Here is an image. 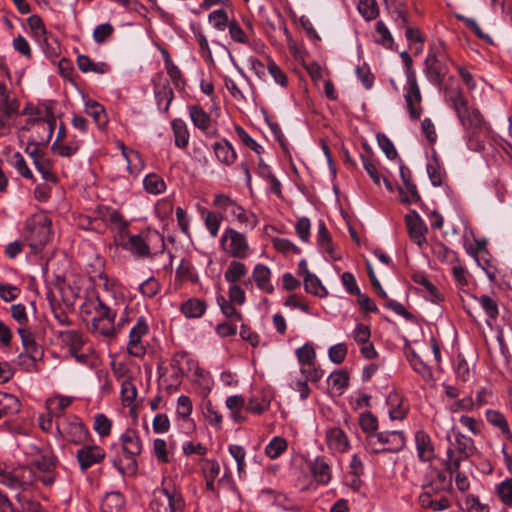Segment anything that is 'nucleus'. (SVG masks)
Listing matches in <instances>:
<instances>
[{
  "mask_svg": "<svg viewBox=\"0 0 512 512\" xmlns=\"http://www.w3.org/2000/svg\"><path fill=\"white\" fill-rule=\"evenodd\" d=\"M449 101L463 126L468 147L473 151H482L490 136L491 128L477 108H471L460 90L452 91Z\"/></svg>",
  "mask_w": 512,
  "mask_h": 512,
  "instance_id": "obj_1",
  "label": "nucleus"
},
{
  "mask_svg": "<svg viewBox=\"0 0 512 512\" xmlns=\"http://www.w3.org/2000/svg\"><path fill=\"white\" fill-rule=\"evenodd\" d=\"M452 490L451 477L438 468H431L422 485V491L418 496L421 508L433 512H442L452 506L451 499L446 495Z\"/></svg>",
  "mask_w": 512,
  "mask_h": 512,
  "instance_id": "obj_2",
  "label": "nucleus"
},
{
  "mask_svg": "<svg viewBox=\"0 0 512 512\" xmlns=\"http://www.w3.org/2000/svg\"><path fill=\"white\" fill-rule=\"evenodd\" d=\"M121 442L110 448L111 463L121 475H134L138 469L136 456L142 451L140 438L134 430L128 429L122 434Z\"/></svg>",
  "mask_w": 512,
  "mask_h": 512,
  "instance_id": "obj_3",
  "label": "nucleus"
},
{
  "mask_svg": "<svg viewBox=\"0 0 512 512\" xmlns=\"http://www.w3.org/2000/svg\"><path fill=\"white\" fill-rule=\"evenodd\" d=\"M21 237L33 254L40 253L53 237L51 218L44 212L31 215L25 221Z\"/></svg>",
  "mask_w": 512,
  "mask_h": 512,
  "instance_id": "obj_4",
  "label": "nucleus"
},
{
  "mask_svg": "<svg viewBox=\"0 0 512 512\" xmlns=\"http://www.w3.org/2000/svg\"><path fill=\"white\" fill-rule=\"evenodd\" d=\"M447 60L448 54L445 43L442 40L432 41L425 59L424 73L428 80L437 87L442 86L448 74Z\"/></svg>",
  "mask_w": 512,
  "mask_h": 512,
  "instance_id": "obj_5",
  "label": "nucleus"
},
{
  "mask_svg": "<svg viewBox=\"0 0 512 512\" xmlns=\"http://www.w3.org/2000/svg\"><path fill=\"white\" fill-rule=\"evenodd\" d=\"M150 507L152 512H181L185 508V500L180 489L164 478L161 487L153 491Z\"/></svg>",
  "mask_w": 512,
  "mask_h": 512,
  "instance_id": "obj_6",
  "label": "nucleus"
},
{
  "mask_svg": "<svg viewBox=\"0 0 512 512\" xmlns=\"http://www.w3.org/2000/svg\"><path fill=\"white\" fill-rule=\"evenodd\" d=\"M56 117L51 107H45V117L28 118L22 130L31 132L29 139L32 144L46 146L53 135Z\"/></svg>",
  "mask_w": 512,
  "mask_h": 512,
  "instance_id": "obj_7",
  "label": "nucleus"
},
{
  "mask_svg": "<svg viewBox=\"0 0 512 512\" xmlns=\"http://www.w3.org/2000/svg\"><path fill=\"white\" fill-rule=\"evenodd\" d=\"M406 445V437L403 431H382L369 435L365 441V448L372 454H380L384 452L397 453L404 449Z\"/></svg>",
  "mask_w": 512,
  "mask_h": 512,
  "instance_id": "obj_8",
  "label": "nucleus"
},
{
  "mask_svg": "<svg viewBox=\"0 0 512 512\" xmlns=\"http://www.w3.org/2000/svg\"><path fill=\"white\" fill-rule=\"evenodd\" d=\"M34 481L35 473L29 466H0V484L16 491L17 496H19L21 491L30 487Z\"/></svg>",
  "mask_w": 512,
  "mask_h": 512,
  "instance_id": "obj_9",
  "label": "nucleus"
},
{
  "mask_svg": "<svg viewBox=\"0 0 512 512\" xmlns=\"http://www.w3.org/2000/svg\"><path fill=\"white\" fill-rule=\"evenodd\" d=\"M404 66L406 68V76H407V84L408 89L405 94V101L407 105V109L409 112V116L413 120H418L422 114V108L420 106L421 103V93L420 88L417 83L416 73L412 68L413 60L408 52L403 51L400 54Z\"/></svg>",
  "mask_w": 512,
  "mask_h": 512,
  "instance_id": "obj_10",
  "label": "nucleus"
},
{
  "mask_svg": "<svg viewBox=\"0 0 512 512\" xmlns=\"http://www.w3.org/2000/svg\"><path fill=\"white\" fill-rule=\"evenodd\" d=\"M477 451L472 438L458 432L455 441L447 449V459L444 461L446 471H457L461 463L475 454Z\"/></svg>",
  "mask_w": 512,
  "mask_h": 512,
  "instance_id": "obj_11",
  "label": "nucleus"
},
{
  "mask_svg": "<svg viewBox=\"0 0 512 512\" xmlns=\"http://www.w3.org/2000/svg\"><path fill=\"white\" fill-rule=\"evenodd\" d=\"M220 245L228 256L235 259H246L251 253L246 235L230 227L224 230Z\"/></svg>",
  "mask_w": 512,
  "mask_h": 512,
  "instance_id": "obj_12",
  "label": "nucleus"
},
{
  "mask_svg": "<svg viewBox=\"0 0 512 512\" xmlns=\"http://www.w3.org/2000/svg\"><path fill=\"white\" fill-rule=\"evenodd\" d=\"M55 426L61 437L73 444L82 445L87 442L90 436L87 428L76 416L58 418L55 421Z\"/></svg>",
  "mask_w": 512,
  "mask_h": 512,
  "instance_id": "obj_13",
  "label": "nucleus"
},
{
  "mask_svg": "<svg viewBox=\"0 0 512 512\" xmlns=\"http://www.w3.org/2000/svg\"><path fill=\"white\" fill-rule=\"evenodd\" d=\"M20 103L6 84L0 82V134L10 131L11 121L19 113Z\"/></svg>",
  "mask_w": 512,
  "mask_h": 512,
  "instance_id": "obj_14",
  "label": "nucleus"
},
{
  "mask_svg": "<svg viewBox=\"0 0 512 512\" xmlns=\"http://www.w3.org/2000/svg\"><path fill=\"white\" fill-rule=\"evenodd\" d=\"M76 459L82 472L87 471L95 464H100L106 453L103 448L94 444H82L76 451Z\"/></svg>",
  "mask_w": 512,
  "mask_h": 512,
  "instance_id": "obj_15",
  "label": "nucleus"
},
{
  "mask_svg": "<svg viewBox=\"0 0 512 512\" xmlns=\"http://www.w3.org/2000/svg\"><path fill=\"white\" fill-rule=\"evenodd\" d=\"M404 220L410 239L419 246L426 243L425 235L428 232V228L420 215L415 210H412L405 215Z\"/></svg>",
  "mask_w": 512,
  "mask_h": 512,
  "instance_id": "obj_16",
  "label": "nucleus"
},
{
  "mask_svg": "<svg viewBox=\"0 0 512 512\" xmlns=\"http://www.w3.org/2000/svg\"><path fill=\"white\" fill-rule=\"evenodd\" d=\"M148 333V325L146 319L144 317H139L137 319V323L132 327L129 333V342H128V353L141 357L145 354L146 349L141 344V338Z\"/></svg>",
  "mask_w": 512,
  "mask_h": 512,
  "instance_id": "obj_17",
  "label": "nucleus"
},
{
  "mask_svg": "<svg viewBox=\"0 0 512 512\" xmlns=\"http://www.w3.org/2000/svg\"><path fill=\"white\" fill-rule=\"evenodd\" d=\"M153 84L155 99L158 108L163 112L168 111L169 106L174 97V93L169 85V82L166 79H164L162 73H158L153 78Z\"/></svg>",
  "mask_w": 512,
  "mask_h": 512,
  "instance_id": "obj_18",
  "label": "nucleus"
},
{
  "mask_svg": "<svg viewBox=\"0 0 512 512\" xmlns=\"http://www.w3.org/2000/svg\"><path fill=\"white\" fill-rule=\"evenodd\" d=\"M189 115L194 126L207 136H215L217 129L213 127L210 115L199 105L189 106Z\"/></svg>",
  "mask_w": 512,
  "mask_h": 512,
  "instance_id": "obj_19",
  "label": "nucleus"
},
{
  "mask_svg": "<svg viewBox=\"0 0 512 512\" xmlns=\"http://www.w3.org/2000/svg\"><path fill=\"white\" fill-rule=\"evenodd\" d=\"M417 456L421 462H431L435 458V448L431 437L424 430H418L414 436Z\"/></svg>",
  "mask_w": 512,
  "mask_h": 512,
  "instance_id": "obj_20",
  "label": "nucleus"
},
{
  "mask_svg": "<svg viewBox=\"0 0 512 512\" xmlns=\"http://www.w3.org/2000/svg\"><path fill=\"white\" fill-rule=\"evenodd\" d=\"M309 470L319 484H328L331 480V467L324 456H318L308 463Z\"/></svg>",
  "mask_w": 512,
  "mask_h": 512,
  "instance_id": "obj_21",
  "label": "nucleus"
},
{
  "mask_svg": "<svg viewBox=\"0 0 512 512\" xmlns=\"http://www.w3.org/2000/svg\"><path fill=\"white\" fill-rule=\"evenodd\" d=\"M124 248L130 250L132 254L138 257L151 256L149 247V233L146 235L138 234L129 236L128 241L124 244Z\"/></svg>",
  "mask_w": 512,
  "mask_h": 512,
  "instance_id": "obj_22",
  "label": "nucleus"
},
{
  "mask_svg": "<svg viewBox=\"0 0 512 512\" xmlns=\"http://www.w3.org/2000/svg\"><path fill=\"white\" fill-rule=\"evenodd\" d=\"M326 442L329 449L335 452L343 453L349 448V441L346 434L338 427L327 430Z\"/></svg>",
  "mask_w": 512,
  "mask_h": 512,
  "instance_id": "obj_23",
  "label": "nucleus"
},
{
  "mask_svg": "<svg viewBox=\"0 0 512 512\" xmlns=\"http://www.w3.org/2000/svg\"><path fill=\"white\" fill-rule=\"evenodd\" d=\"M58 338L62 344L68 347L70 354L72 352L81 351L86 344L81 332L77 330H64L58 332Z\"/></svg>",
  "mask_w": 512,
  "mask_h": 512,
  "instance_id": "obj_24",
  "label": "nucleus"
},
{
  "mask_svg": "<svg viewBox=\"0 0 512 512\" xmlns=\"http://www.w3.org/2000/svg\"><path fill=\"white\" fill-rule=\"evenodd\" d=\"M271 270L263 265L257 264L252 272V278L256 283L258 289L271 294L274 291V287L270 282Z\"/></svg>",
  "mask_w": 512,
  "mask_h": 512,
  "instance_id": "obj_25",
  "label": "nucleus"
},
{
  "mask_svg": "<svg viewBox=\"0 0 512 512\" xmlns=\"http://www.w3.org/2000/svg\"><path fill=\"white\" fill-rule=\"evenodd\" d=\"M389 406V417L391 420H403L406 418L408 408L403 405L402 397L399 393L393 391L387 397Z\"/></svg>",
  "mask_w": 512,
  "mask_h": 512,
  "instance_id": "obj_26",
  "label": "nucleus"
},
{
  "mask_svg": "<svg viewBox=\"0 0 512 512\" xmlns=\"http://www.w3.org/2000/svg\"><path fill=\"white\" fill-rule=\"evenodd\" d=\"M412 280L414 283L421 285L425 289L426 297L431 302L439 303L443 301L444 295L423 273H414Z\"/></svg>",
  "mask_w": 512,
  "mask_h": 512,
  "instance_id": "obj_27",
  "label": "nucleus"
},
{
  "mask_svg": "<svg viewBox=\"0 0 512 512\" xmlns=\"http://www.w3.org/2000/svg\"><path fill=\"white\" fill-rule=\"evenodd\" d=\"M213 150L216 158L225 165L233 164L237 158L234 148L227 140L214 143Z\"/></svg>",
  "mask_w": 512,
  "mask_h": 512,
  "instance_id": "obj_28",
  "label": "nucleus"
},
{
  "mask_svg": "<svg viewBox=\"0 0 512 512\" xmlns=\"http://www.w3.org/2000/svg\"><path fill=\"white\" fill-rule=\"evenodd\" d=\"M24 350L28 353H32V357H42L43 350L37 344L34 334L28 328L20 327L17 330Z\"/></svg>",
  "mask_w": 512,
  "mask_h": 512,
  "instance_id": "obj_29",
  "label": "nucleus"
},
{
  "mask_svg": "<svg viewBox=\"0 0 512 512\" xmlns=\"http://www.w3.org/2000/svg\"><path fill=\"white\" fill-rule=\"evenodd\" d=\"M206 309V302L197 298H190L180 306V311L187 318H200L205 313Z\"/></svg>",
  "mask_w": 512,
  "mask_h": 512,
  "instance_id": "obj_30",
  "label": "nucleus"
},
{
  "mask_svg": "<svg viewBox=\"0 0 512 512\" xmlns=\"http://www.w3.org/2000/svg\"><path fill=\"white\" fill-rule=\"evenodd\" d=\"M21 410L20 400L9 393L0 392V411L5 417H12Z\"/></svg>",
  "mask_w": 512,
  "mask_h": 512,
  "instance_id": "obj_31",
  "label": "nucleus"
},
{
  "mask_svg": "<svg viewBox=\"0 0 512 512\" xmlns=\"http://www.w3.org/2000/svg\"><path fill=\"white\" fill-rule=\"evenodd\" d=\"M407 360L415 372H417L424 381L433 379V373L429 366H427L414 350L408 351Z\"/></svg>",
  "mask_w": 512,
  "mask_h": 512,
  "instance_id": "obj_32",
  "label": "nucleus"
},
{
  "mask_svg": "<svg viewBox=\"0 0 512 512\" xmlns=\"http://www.w3.org/2000/svg\"><path fill=\"white\" fill-rule=\"evenodd\" d=\"M85 112L91 116L99 128L106 126L108 119L104 107L93 100L85 103Z\"/></svg>",
  "mask_w": 512,
  "mask_h": 512,
  "instance_id": "obj_33",
  "label": "nucleus"
},
{
  "mask_svg": "<svg viewBox=\"0 0 512 512\" xmlns=\"http://www.w3.org/2000/svg\"><path fill=\"white\" fill-rule=\"evenodd\" d=\"M124 497L119 492L108 493L102 503V512H122L124 508Z\"/></svg>",
  "mask_w": 512,
  "mask_h": 512,
  "instance_id": "obj_34",
  "label": "nucleus"
},
{
  "mask_svg": "<svg viewBox=\"0 0 512 512\" xmlns=\"http://www.w3.org/2000/svg\"><path fill=\"white\" fill-rule=\"evenodd\" d=\"M172 130L175 137V145L182 149L186 148L190 138L186 123L182 119H174L172 121Z\"/></svg>",
  "mask_w": 512,
  "mask_h": 512,
  "instance_id": "obj_35",
  "label": "nucleus"
},
{
  "mask_svg": "<svg viewBox=\"0 0 512 512\" xmlns=\"http://www.w3.org/2000/svg\"><path fill=\"white\" fill-rule=\"evenodd\" d=\"M77 65L80 71L94 72L97 74H104L108 72L109 66L104 62L95 63L87 55H79L77 57Z\"/></svg>",
  "mask_w": 512,
  "mask_h": 512,
  "instance_id": "obj_36",
  "label": "nucleus"
},
{
  "mask_svg": "<svg viewBox=\"0 0 512 512\" xmlns=\"http://www.w3.org/2000/svg\"><path fill=\"white\" fill-rule=\"evenodd\" d=\"M486 419L493 426L499 428L501 432L508 438L512 439V432L505 416L496 410H487Z\"/></svg>",
  "mask_w": 512,
  "mask_h": 512,
  "instance_id": "obj_37",
  "label": "nucleus"
},
{
  "mask_svg": "<svg viewBox=\"0 0 512 512\" xmlns=\"http://www.w3.org/2000/svg\"><path fill=\"white\" fill-rule=\"evenodd\" d=\"M94 310L97 314L92 319V324H98L99 322L105 321H115L116 312L113 311L110 307H108L99 296L96 297V305L94 306Z\"/></svg>",
  "mask_w": 512,
  "mask_h": 512,
  "instance_id": "obj_38",
  "label": "nucleus"
},
{
  "mask_svg": "<svg viewBox=\"0 0 512 512\" xmlns=\"http://www.w3.org/2000/svg\"><path fill=\"white\" fill-rule=\"evenodd\" d=\"M165 55V68L167 70V74L169 75L172 83L174 84L176 89H183L185 87L186 81L182 75L180 69L172 62L169 57V54L164 51Z\"/></svg>",
  "mask_w": 512,
  "mask_h": 512,
  "instance_id": "obj_39",
  "label": "nucleus"
},
{
  "mask_svg": "<svg viewBox=\"0 0 512 512\" xmlns=\"http://www.w3.org/2000/svg\"><path fill=\"white\" fill-rule=\"evenodd\" d=\"M318 245L327 252L330 257L334 260H337L338 257L334 255V248L330 233L328 232L326 225L323 221H319L318 224V234H317Z\"/></svg>",
  "mask_w": 512,
  "mask_h": 512,
  "instance_id": "obj_40",
  "label": "nucleus"
},
{
  "mask_svg": "<svg viewBox=\"0 0 512 512\" xmlns=\"http://www.w3.org/2000/svg\"><path fill=\"white\" fill-rule=\"evenodd\" d=\"M248 270L244 263L233 260L224 273L227 282L236 284L241 278L247 274Z\"/></svg>",
  "mask_w": 512,
  "mask_h": 512,
  "instance_id": "obj_41",
  "label": "nucleus"
},
{
  "mask_svg": "<svg viewBox=\"0 0 512 512\" xmlns=\"http://www.w3.org/2000/svg\"><path fill=\"white\" fill-rule=\"evenodd\" d=\"M71 402L72 398L66 396H58L54 400L51 399L47 402L48 410L55 415V421L58 418H68L63 412Z\"/></svg>",
  "mask_w": 512,
  "mask_h": 512,
  "instance_id": "obj_42",
  "label": "nucleus"
},
{
  "mask_svg": "<svg viewBox=\"0 0 512 512\" xmlns=\"http://www.w3.org/2000/svg\"><path fill=\"white\" fill-rule=\"evenodd\" d=\"M359 425L361 430L366 434L365 441L369 435H374L378 430V420L371 412L362 413L359 417Z\"/></svg>",
  "mask_w": 512,
  "mask_h": 512,
  "instance_id": "obj_43",
  "label": "nucleus"
},
{
  "mask_svg": "<svg viewBox=\"0 0 512 512\" xmlns=\"http://www.w3.org/2000/svg\"><path fill=\"white\" fill-rule=\"evenodd\" d=\"M495 493L505 506L512 509V478L505 479L497 484Z\"/></svg>",
  "mask_w": 512,
  "mask_h": 512,
  "instance_id": "obj_44",
  "label": "nucleus"
},
{
  "mask_svg": "<svg viewBox=\"0 0 512 512\" xmlns=\"http://www.w3.org/2000/svg\"><path fill=\"white\" fill-rule=\"evenodd\" d=\"M357 9L367 21L374 20L379 16V7L376 0H359Z\"/></svg>",
  "mask_w": 512,
  "mask_h": 512,
  "instance_id": "obj_45",
  "label": "nucleus"
},
{
  "mask_svg": "<svg viewBox=\"0 0 512 512\" xmlns=\"http://www.w3.org/2000/svg\"><path fill=\"white\" fill-rule=\"evenodd\" d=\"M288 447L287 441L280 436H275L265 447V454L270 459L278 458Z\"/></svg>",
  "mask_w": 512,
  "mask_h": 512,
  "instance_id": "obj_46",
  "label": "nucleus"
},
{
  "mask_svg": "<svg viewBox=\"0 0 512 512\" xmlns=\"http://www.w3.org/2000/svg\"><path fill=\"white\" fill-rule=\"evenodd\" d=\"M304 287L307 293L313 294L318 297H324L327 295L326 288L322 285L319 278L314 275H308L304 278Z\"/></svg>",
  "mask_w": 512,
  "mask_h": 512,
  "instance_id": "obj_47",
  "label": "nucleus"
},
{
  "mask_svg": "<svg viewBox=\"0 0 512 512\" xmlns=\"http://www.w3.org/2000/svg\"><path fill=\"white\" fill-rule=\"evenodd\" d=\"M201 213L204 216L205 226L208 229L210 235L212 237H216L222 221V216L216 214L215 212L208 211L205 208L202 209Z\"/></svg>",
  "mask_w": 512,
  "mask_h": 512,
  "instance_id": "obj_48",
  "label": "nucleus"
},
{
  "mask_svg": "<svg viewBox=\"0 0 512 512\" xmlns=\"http://www.w3.org/2000/svg\"><path fill=\"white\" fill-rule=\"evenodd\" d=\"M296 356L300 364L309 367L315 364L316 353L311 343H306L296 350Z\"/></svg>",
  "mask_w": 512,
  "mask_h": 512,
  "instance_id": "obj_49",
  "label": "nucleus"
},
{
  "mask_svg": "<svg viewBox=\"0 0 512 512\" xmlns=\"http://www.w3.org/2000/svg\"><path fill=\"white\" fill-rule=\"evenodd\" d=\"M474 299L478 300L482 309L485 311L486 315L489 319L495 320L498 317L499 310L496 300L491 298L488 295H481L480 297L472 296Z\"/></svg>",
  "mask_w": 512,
  "mask_h": 512,
  "instance_id": "obj_50",
  "label": "nucleus"
},
{
  "mask_svg": "<svg viewBox=\"0 0 512 512\" xmlns=\"http://www.w3.org/2000/svg\"><path fill=\"white\" fill-rule=\"evenodd\" d=\"M200 467L204 478L216 479L220 473V464L215 459H201Z\"/></svg>",
  "mask_w": 512,
  "mask_h": 512,
  "instance_id": "obj_51",
  "label": "nucleus"
},
{
  "mask_svg": "<svg viewBox=\"0 0 512 512\" xmlns=\"http://www.w3.org/2000/svg\"><path fill=\"white\" fill-rule=\"evenodd\" d=\"M217 303L221 309V312L228 318L233 319L235 321H241L242 320V314L238 312L235 307L234 303L227 300L223 295L217 296Z\"/></svg>",
  "mask_w": 512,
  "mask_h": 512,
  "instance_id": "obj_52",
  "label": "nucleus"
},
{
  "mask_svg": "<svg viewBox=\"0 0 512 512\" xmlns=\"http://www.w3.org/2000/svg\"><path fill=\"white\" fill-rule=\"evenodd\" d=\"M328 383L342 393L349 385L348 373L343 370L335 371L328 377Z\"/></svg>",
  "mask_w": 512,
  "mask_h": 512,
  "instance_id": "obj_53",
  "label": "nucleus"
},
{
  "mask_svg": "<svg viewBox=\"0 0 512 512\" xmlns=\"http://www.w3.org/2000/svg\"><path fill=\"white\" fill-rule=\"evenodd\" d=\"M79 148L80 141L78 140L70 141L67 144H60L57 143V141H54L52 145V150L63 157H71L72 155L76 154Z\"/></svg>",
  "mask_w": 512,
  "mask_h": 512,
  "instance_id": "obj_54",
  "label": "nucleus"
},
{
  "mask_svg": "<svg viewBox=\"0 0 512 512\" xmlns=\"http://www.w3.org/2000/svg\"><path fill=\"white\" fill-rule=\"evenodd\" d=\"M34 165L38 172L42 175L44 181L51 183L57 182V176L52 172L51 164L47 159H45V157L37 160Z\"/></svg>",
  "mask_w": 512,
  "mask_h": 512,
  "instance_id": "obj_55",
  "label": "nucleus"
},
{
  "mask_svg": "<svg viewBox=\"0 0 512 512\" xmlns=\"http://www.w3.org/2000/svg\"><path fill=\"white\" fill-rule=\"evenodd\" d=\"M144 186L147 192L159 194L165 189L164 181L156 174H149L144 179Z\"/></svg>",
  "mask_w": 512,
  "mask_h": 512,
  "instance_id": "obj_56",
  "label": "nucleus"
},
{
  "mask_svg": "<svg viewBox=\"0 0 512 512\" xmlns=\"http://www.w3.org/2000/svg\"><path fill=\"white\" fill-rule=\"evenodd\" d=\"M267 71L273 77L275 82L282 87L287 86V75L286 73L275 63L274 60L268 57Z\"/></svg>",
  "mask_w": 512,
  "mask_h": 512,
  "instance_id": "obj_57",
  "label": "nucleus"
},
{
  "mask_svg": "<svg viewBox=\"0 0 512 512\" xmlns=\"http://www.w3.org/2000/svg\"><path fill=\"white\" fill-rule=\"evenodd\" d=\"M228 451L230 455L235 459L237 463V471L239 475L245 472V457H246V451L245 449L240 445H230L228 447Z\"/></svg>",
  "mask_w": 512,
  "mask_h": 512,
  "instance_id": "obj_58",
  "label": "nucleus"
},
{
  "mask_svg": "<svg viewBox=\"0 0 512 512\" xmlns=\"http://www.w3.org/2000/svg\"><path fill=\"white\" fill-rule=\"evenodd\" d=\"M57 458L53 454H43L34 461V465L45 473H52L55 469Z\"/></svg>",
  "mask_w": 512,
  "mask_h": 512,
  "instance_id": "obj_59",
  "label": "nucleus"
},
{
  "mask_svg": "<svg viewBox=\"0 0 512 512\" xmlns=\"http://www.w3.org/2000/svg\"><path fill=\"white\" fill-rule=\"evenodd\" d=\"M121 397L122 401L128 406L131 405L137 397V388L134 383L129 380H123L121 384Z\"/></svg>",
  "mask_w": 512,
  "mask_h": 512,
  "instance_id": "obj_60",
  "label": "nucleus"
},
{
  "mask_svg": "<svg viewBox=\"0 0 512 512\" xmlns=\"http://www.w3.org/2000/svg\"><path fill=\"white\" fill-rule=\"evenodd\" d=\"M273 247L283 254H287L289 252H293L295 254H300L301 249L296 246L294 243H292L290 240L285 238H273L272 239Z\"/></svg>",
  "mask_w": 512,
  "mask_h": 512,
  "instance_id": "obj_61",
  "label": "nucleus"
},
{
  "mask_svg": "<svg viewBox=\"0 0 512 512\" xmlns=\"http://www.w3.org/2000/svg\"><path fill=\"white\" fill-rule=\"evenodd\" d=\"M161 285L157 279L150 277L140 285V292L149 298H153L160 291Z\"/></svg>",
  "mask_w": 512,
  "mask_h": 512,
  "instance_id": "obj_62",
  "label": "nucleus"
},
{
  "mask_svg": "<svg viewBox=\"0 0 512 512\" xmlns=\"http://www.w3.org/2000/svg\"><path fill=\"white\" fill-rule=\"evenodd\" d=\"M210 22L220 31H223L229 24L228 14L224 9L215 10L209 15Z\"/></svg>",
  "mask_w": 512,
  "mask_h": 512,
  "instance_id": "obj_63",
  "label": "nucleus"
},
{
  "mask_svg": "<svg viewBox=\"0 0 512 512\" xmlns=\"http://www.w3.org/2000/svg\"><path fill=\"white\" fill-rule=\"evenodd\" d=\"M112 422L104 414H97L94 421V429L101 436L105 437L110 434Z\"/></svg>",
  "mask_w": 512,
  "mask_h": 512,
  "instance_id": "obj_64",
  "label": "nucleus"
}]
</instances>
